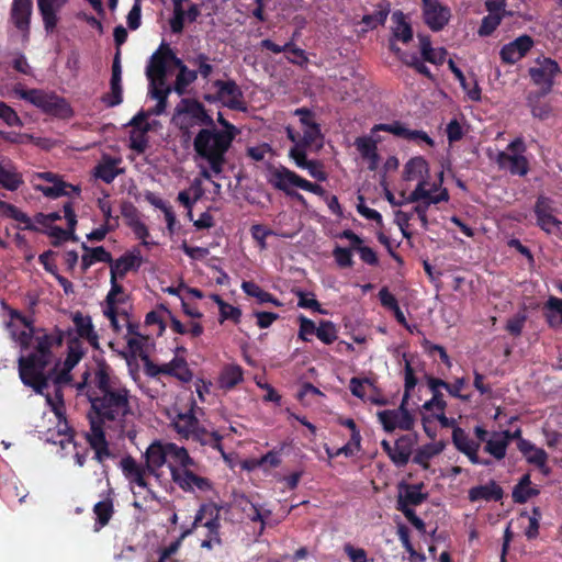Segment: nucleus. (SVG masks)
I'll use <instances>...</instances> for the list:
<instances>
[{
  "mask_svg": "<svg viewBox=\"0 0 562 562\" xmlns=\"http://www.w3.org/2000/svg\"><path fill=\"white\" fill-rule=\"evenodd\" d=\"M145 465L127 456L121 459L120 469L128 482L135 496L143 495L145 501H157L158 496L147 482V476L155 479L158 485L166 483L161 468L168 464L172 481L186 492H207L212 488L211 482L194 472L195 461L183 447L173 442L157 440L145 451Z\"/></svg>",
  "mask_w": 562,
  "mask_h": 562,
  "instance_id": "f257e3e1",
  "label": "nucleus"
},
{
  "mask_svg": "<svg viewBox=\"0 0 562 562\" xmlns=\"http://www.w3.org/2000/svg\"><path fill=\"white\" fill-rule=\"evenodd\" d=\"M89 387L92 413L89 414L90 429L86 432V439L94 450L95 459L103 462L111 456L106 430L122 436L128 431L135 415L130 391L119 383L106 363H98Z\"/></svg>",
  "mask_w": 562,
  "mask_h": 562,
  "instance_id": "f03ea898",
  "label": "nucleus"
},
{
  "mask_svg": "<svg viewBox=\"0 0 562 562\" xmlns=\"http://www.w3.org/2000/svg\"><path fill=\"white\" fill-rule=\"evenodd\" d=\"M3 306L8 311L4 327L11 340L21 348L22 352L30 348L33 339L35 342L33 352L19 357L20 378L24 384L43 393L47 385L44 370L54 360V351L61 346L64 335L59 330L49 334L43 329L35 330L32 322L19 311Z\"/></svg>",
  "mask_w": 562,
  "mask_h": 562,
  "instance_id": "7ed1b4c3",
  "label": "nucleus"
},
{
  "mask_svg": "<svg viewBox=\"0 0 562 562\" xmlns=\"http://www.w3.org/2000/svg\"><path fill=\"white\" fill-rule=\"evenodd\" d=\"M233 143L231 132L202 128L193 140L194 160L200 169V176L210 180L213 175H220L225 164V155Z\"/></svg>",
  "mask_w": 562,
  "mask_h": 562,
  "instance_id": "20e7f679",
  "label": "nucleus"
},
{
  "mask_svg": "<svg viewBox=\"0 0 562 562\" xmlns=\"http://www.w3.org/2000/svg\"><path fill=\"white\" fill-rule=\"evenodd\" d=\"M170 58H173L172 49L161 44L160 47L150 56L146 67V77L149 81V95L157 101L154 108V115H160L167 105V98L171 88L166 85V76Z\"/></svg>",
  "mask_w": 562,
  "mask_h": 562,
  "instance_id": "39448f33",
  "label": "nucleus"
},
{
  "mask_svg": "<svg viewBox=\"0 0 562 562\" xmlns=\"http://www.w3.org/2000/svg\"><path fill=\"white\" fill-rule=\"evenodd\" d=\"M188 404L181 408L175 404L168 409V416L171 420V426L175 431L182 438L193 439L203 445L218 442L221 436L216 431H209L200 425L195 416V403L191 395H188Z\"/></svg>",
  "mask_w": 562,
  "mask_h": 562,
  "instance_id": "423d86ee",
  "label": "nucleus"
},
{
  "mask_svg": "<svg viewBox=\"0 0 562 562\" xmlns=\"http://www.w3.org/2000/svg\"><path fill=\"white\" fill-rule=\"evenodd\" d=\"M15 94L47 114L58 117H69L71 115V109L66 100L53 92L38 89H16Z\"/></svg>",
  "mask_w": 562,
  "mask_h": 562,
  "instance_id": "0eeeda50",
  "label": "nucleus"
},
{
  "mask_svg": "<svg viewBox=\"0 0 562 562\" xmlns=\"http://www.w3.org/2000/svg\"><path fill=\"white\" fill-rule=\"evenodd\" d=\"M524 151L525 145L520 138H517L507 146L506 150L488 149L487 155L499 169L513 175L525 176L528 172V161L522 155Z\"/></svg>",
  "mask_w": 562,
  "mask_h": 562,
  "instance_id": "6e6552de",
  "label": "nucleus"
},
{
  "mask_svg": "<svg viewBox=\"0 0 562 562\" xmlns=\"http://www.w3.org/2000/svg\"><path fill=\"white\" fill-rule=\"evenodd\" d=\"M173 122L181 130H189L190 127L200 124H213L212 117L207 115L203 105L200 102L190 99H183L177 105Z\"/></svg>",
  "mask_w": 562,
  "mask_h": 562,
  "instance_id": "1a4fd4ad",
  "label": "nucleus"
},
{
  "mask_svg": "<svg viewBox=\"0 0 562 562\" xmlns=\"http://www.w3.org/2000/svg\"><path fill=\"white\" fill-rule=\"evenodd\" d=\"M560 72L558 63L551 58H537L529 68V76L542 94L551 91L554 78Z\"/></svg>",
  "mask_w": 562,
  "mask_h": 562,
  "instance_id": "9d476101",
  "label": "nucleus"
},
{
  "mask_svg": "<svg viewBox=\"0 0 562 562\" xmlns=\"http://www.w3.org/2000/svg\"><path fill=\"white\" fill-rule=\"evenodd\" d=\"M408 394L405 393L402 403L396 409H385L378 412L376 416L383 429L392 432L395 429L411 430L414 427L415 419L405 407Z\"/></svg>",
  "mask_w": 562,
  "mask_h": 562,
  "instance_id": "9b49d317",
  "label": "nucleus"
},
{
  "mask_svg": "<svg viewBox=\"0 0 562 562\" xmlns=\"http://www.w3.org/2000/svg\"><path fill=\"white\" fill-rule=\"evenodd\" d=\"M303 178L296 175L294 171L285 167H273L269 170L268 181L276 189L284 191L286 194H292L293 188H300L303 182ZM293 195L301 202H304V198L299 193Z\"/></svg>",
  "mask_w": 562,
  "mask_h": 562,
  "instance_id": "f8f14e48",
  "label": "nucleus"
},
{
  "mask_svg": "<svg viewBox=\"0 0 562 562\" xmlns=\"http://www.w3.org/2000/svg\"><path fill=\"white\" fill-rule=\"evenodd\" d=\"M449 195L445 188L439 182H430L429 179L417 183L416 188L405 198L406 202H417L419 200L429 201L432 203H440L448 201Z\"/></svg>",
  "mask_w": 562,
  "mask_h": 562,
  "instance_id": "ddd939ff",
  "label": "nucleus"
},
{
  "mask_svg": "<svg viewBox=\"0 0 562 562\" xmlns=\"http://www.w3.org/2000/svg\"><path fill=\"white\" fill-rule=\"evenodd\" d=\"M379 131L389 132L397 137L414 142V143H426L429 146H434V140L428 136L427 133L418 130H411L405 124L400 122H393L390 124H376L372 127L371 133L374 134Z\"/></svg>",
  "mask_w": 562,
  "mask_h": 562,
  "instance_id": "4468645a",
  "label": "nucleus"
},
{
  "mask_svg": "<svg viewBox=\"0 0 562 562\" xmlns=\"http://www.w3.org/2000/svg\"><path fill=\"white\" fill-rule=\"evenodd\" d=\"M554 207L551 199L540 196L535 206L538 225L548 234H557L561 229V222L553 215Z\"/></svg>",
  "mask_w": 562,
  "mask_h": 562,
  "instance_id": "2eb2a0df",
  "label": "nucleus"
},
{
  "mask_svg": "<svg viewBox=\"0 0 562 562\" xmlns=\"http://www.w3.org/2000/svg\"><path fill=\"white\" fill-rule=\"evenodd\" d=\"M143 262V258L138 250H133L119 259L111 260V282H117L123 279L127 272L137 270Z\"/></svg>",
  "mask_w": 562,
  "mask_h": 562,
  "instance_id": "dca6fc26",
  "label": "nucleus"
},
{
  "mask_svg": "<svg viewBox=\"0 0 562 562\" xmlns=\"http://www.w3.org/2000/svg\"><path fill=\"white\" fill-rule=\"evenodd\" d=\"M425 23L435 32L442 30L449 22L451 13L449 8L442 5L438 0L423 7Z\"/></svg>",
  "mask_w": 562,
  "mask_h": 562,
  "instance_id": "f3484780",
  "label": "nucleus"
},
{
  "mask_svg": "<svg viewBox=\"0 0 562 562\" xmlns=\"http://www.w3.org/2000/svg\"><path fill=\"white\" fill-rule=\"evenodd\" d=\"M83 351L78 341H71L68 346V355L59 368V364L55 368L54 380L57 385L67 384L70 381V370L80 361Z\"/></svg>",
  "mask_w": 562,
  "mask_h": 562,
  "instance_id": "a211bd4d",
  "label": "nucleus"
},
{
  "mask_svg": "<svg viewBox=\"0 0 562 562\" xmlns=\"http://www.w3.org/2000/svg\"><path fill=\"white\" fill-rule=\"evenodd\" d=\"M423 484L402 485L397 496V509L400 512L413 510V506H418L426 501L427 494L423 493Z\"/></svg>",
  "mask_w": 562,
  "mask_h": 562,
  "instance_id": "6ab92c4d",
  "label": "nucleus"
},
{
  "mask_svg": "<svg viewBox=\"0 0 562 562\" xmlns=\"http://www.w3.org/2000/svg\"><path fill=\"white\" fill-rule=\"evenodd\" d=\"M417 441L418 437L415 434L401 436L393 445L392 462L396 467L406 465Z\"/></svg>",
  "mask_w": 562,
  "mask_h": 562,
  "instance_id": "aec40b11",
  "label": "nucleus"
},
{
  "mask_svg": "<svg viewBox=\"0 0 562 562\" xmlns=\"http://www.w3.org/2000/svg\"><path fill=\"white\" fill-rule=\"evenodd\" d=\"M531 46L532 40L529 36H519L515 41L503 46L501 49V57L503 61L507 64H515L527 54Z\"/></svg>",
  "mask_w": 562,
  "mask_h": 562,
  "instance_id": "412c9836",
  "label": "nucleus"
},
{
  "mask_svg": "<svg viewBox=\"0 0 562 562\" xmlns=\"http://www.w3.org/2000/svg\"><path fill=\"white\" fill-rule=\"evenodd\" d=\"M452 440L456 448L464 453L473 464H487L479 459L480 443L470 439L463 429L456 427L452 432Z\"/></svg>",
  "mask_w": 562,
  "mask_h": 562,
  "instance_id": "4be33fe9",
  "label": "nucleus"
},
{
  "mask_svg": "<svg viewBox=\"0 0 562 562\" xmlns=\"http://www.w3.org/2000/svg\"><path fill=\"white\" fill-rule=\"evenodd\" d=\"M518 449L528 463L539 468L542 473L549 474V468L547 465L548 454L543 449L536 447L533 443L526 439H520L518 441Z\"/></svg>",
  "mask_w": 562,
  "mask_h": 562,
  "instance_id": "5701e85b",
  "label": "nucleus"
},
{
  "mask_svg": "<svg viewBox=\"0 0 562 562\" xmlns=\"http://www.w3.org/2000/svg\"><path fill=\"white\" fill-rule=\"evenodd\" d=\"M244 381V370L237 363H226L217 376L218 389L227 392Z\"/></svg>",
  "mask_w": 562,
  "mask_h": 562,
  "instance_id": "b1692460",
  "label": "nucleus"
},
{
  "mask_svg": "<svg viewBox=\"0 0 562 562\" xmlns=\"http://www.w3.org/2000/svg\"><path fill=\"white\" fill-rule=\"evenodd\" d=\"M289 157L295 162L299 168L306 169L311 177L319 181H325L327 176L324 172L322 165L316 160H307L306 153L301 151V147H291Z\"/></svg>",
  "mask_w": 562,
  "mask_h": 562,
  "instance_id": "393cba45",
  "label": "nucleus"
},
{
  "mask_svg": "<svg viewBox=\"0 0 562 562\" xmlns=\"http://www.w3.org/2000/svg\"><path fill=\"white\" fill-rule=\"evenodd\" d=\"M218 99L232 109H241L243 94L233 81H216Z\"/></svg>",
  "mask_w": 562,
  "mask_h": 562,
  "instance_id": "a878e982",
  "label": "nucleus"
},
{
  "mask_svg": "<svg viewBox=\"0 0 562 562\" xmlns=\"http://www.w3.org/2000/svg\"><path fill=\"white\" fill-rule=\"evenodd\" d=\"M64 213L69 228L66 231L57 226H52L47 229V235L53 238V244L55 246H58L63 241L69 239L74 235L75 226L77 224L76 214L69 203L64 205Z\"/></svg>",
  "mask_w": 562,
  "mask_h": 562,
  "instance_id": "bb28decb",
  "label": "nucleus"
},
{
  "mask_svg": "<svg viewBox=\"0 0 562 562\" xmlns=\"http://www.w3.org/2000/svg\"><path fill=\"white\" fill-rule=\"evenodd\" d=\"M104 316L110 321L113 330L117 334H127L130 329L138 328V324L131 318L130 311L103 310Z\"/></svg>",
  "mask_w": 562,
  "mask_h": 562,
  "instance_id": "cd10ccee",
  "label": "nucleus"
},
{
  "mask_svg": "<svg viewBox=\"0 0 562 562\" xmlns=\"http://www.w3.org/2000/svg\"><path fill=\"white\" fill-rule=\"evenodd\" d=\"M209 518L204 526L210 530V533L214 536L215 542L218 544L221 542L218 537L220 529V508L215 504H206L203 505L195 516L194 524L203 520L204 518Z\"/></svg>",
  "mask_w": 562,
  "mask_h": 562,
  "instance_id": "c85d7f7f",
  "label": "nucleus"
},
{
  "mask_svg": "<svg viewBox=\"0 0 562 562\" xmlns=\"http://www.w3.org/2000/svg\"><path fill=\"white\" fill-rule=\"evenodd\" d=\"M67 0H37L38 10L43 18L46 31H53L57 25V12L66 4Z\"/></svg>",
  "mask_w": 562,
  "mask_h": 562,
  "instance_id": "c756f323",
  "label": "nucleus"
},
{
  "mask_svg": "<svg viewBox=\"0 0 562 562\" xmlns=\"http://www.w3.org/2000/svg\"><path fill=\"white\" fill-rule=\"evenodd\" d=\"M403 178L406 181H423L429 179V168L427 161L422 157L409 159L404 166Z\"/></svg>",
  "mask_w": 562,
  "mask_h": 562,
  "instance_id": "7c9ffc66",
  "label": "nucleus"
},
{
  "mask_svg": "<svg viewBox=\"0 0 562 562\" xmlns=\"http://www.w3.org/2000/svg\"><path fill=\"white\" fill-rule=\"evenodd\" d=\"M72 322L78 336L87 340L93 348H99V337L93 328L91 318L81 313H76L72 316Z\"/></svg>",
  "mask_w": 562,
  "mask_h": 562,
  "instance_id": "2f4dec72",
  "label": "nucleus"
},
{
  "mask_svg": "<svg viewBox=\"0 0 562 562\" xmlns=\"http://www.w3.org/2000/svg\"><path fill=\"white\" fill-rule=\"evenodd\" d=\"M508 438L509 430L493 432L486 440L485 451L497 460L504 459L508 447Z\"/></svg>",
  "mask_w": 562,
  "mask_h": 562,
  "instance_id": "473e14b6",
  "label": "nucleus"
},
{
  "mask_svg": "<svg viewBox=\"0 0 562 562\" xmlns=\"http://www.w3.org/2000/svg\"><path fill=\"white\" fill-rule=\"evenodd\" d=\"M503 497V490L493 481L485 485L474 486L469 490V499L477 501H499Z\"/></svg>",
  "mask_w": 562,
  "mask_h": 562,
  "instance_id": "72a5a7b5",
  "label": "nucleus"
},
{
  "mask_svg": "<svg viewBox=\"0 0 562 562\" xmlns=\"http://www.w3.org/2000/svg\"><path fill=\"white\" fill-rule=\"evenodd\" d=\"M103 310H125L131 311L132 306L128 295L117 282H111V290L106 295Z\"/></svg>",
  "mask_w": 562,
  "mask_h": 562,
  "instance_id": "f704fd0d",
  "label": "nucleus"
},
{
  "mask_svg": "<svg viewBox=\"0 0 562 562\" xmlns=\"http://www.w3.org/2000/svg\"><path fill=\"white\" fill-rule=\"evenodd\" d=\"M355 145L362 158L369 161V168L375 169L380 161L379 155L376 153V140H374L371 136H362L355 140Z\"/></svg>",
  "mask_w": 562,
  "mask_h": 562,
  "instance_id": "c9c22d12",
  "label": "nucleus"
},
{
  "mask_svg": "<svg viewBox=\"0 0 562 562\" xmlns=\"http://www.w3.org/2000/svg\"><path fill=\"white\" fill-rule=\"evenodd\" d=\"M32 13L31 0H13L12 20L20 30H27Z\"/></svg>",
  "mask_w": 562,
  "mask_h": 562,
  "instance_id": "e433bc0d",
  "label": "nucleus"
},
{
  "mask_svg": "<svg viewBox=\"0 0 562 562\" xmlns=\"http://www.w3.org/2000/svg\"><path fill=\"white\" fill-rule=\"evenodd\" d=\"M165 369L166 374L172 375L182 382L192 380L193 373L183 356H175L172 360L165 363Z\"/></svg>",
  "mask_w": 562,
  "mask_h": 562,
  "instance_id": "4c0bfd02",
  "label": "nucleus"
},
{
  "mask_svg": "<svg viewBox=\"0 0 562 562\" xmlns=\"http://www.w3.org/2000/svg\"><path fill=\"white\" fill-rule=\"evenodd\" d=\"M119 162V159L103 156L101 161L94 167L93 173L97 178L110 183L120 173V170L117 169Z\"/></svg>",
  "mask_w": 562,
  "mask_h": 562,
  "instance_id": "58836bf2",
  "label": "nucleus"
},
{
  "mask_svg": "<svg viewBox=\"0 0 562 562\" xmlns=\"http://www.w3.org/2000/svg\"><path fill=\"white\" fill-rule=\"evenodd\" d=\"M445 448L443 442L436 441L422 446L415 452L413 461L423 467L424 469H428L429 460L434 457L440 454Z\"/></svg>",
  "mask_w": 562,
  "mask_h": 562,
  "instance_id": "ea45409f",
  "label": "nucleus"
},
{
  "mask_svg": "<svg viewBox=\"0 0 562 562\" xmlns=\"http://www.w3.org/2000/svg\"><path fill=\"white\" fill-rule=\"evenodd\" d=\"M34 189L42 192L48 198H58L61 195H68L67 189H71L74 192L79 193V188L68 184L60 179L54 183H34Z\"/></svg>",
  "mask_w": 562,
  "mask_h": 562,
  "instance_id": "a19ab883",
  "label": "nucleus"
},
{
  "mask_svg": "<svg viewBox=\"0 0 562 562\" xmlns=\"http://www.w3.org/2000/svg\"><path fill=\"white\" fill-rule=\"evenodd\" d=\"M420 52L425 60L431 64H442L447 56V50L442 47H431L430 40L427 36L419 35Z\"/></svg>",
  "mask_w": 562,
  "mask_h": 562,
  "instance_id": "79ce46f5",
  "label": "nucleus"
},
{
  "mask_svg": "<svg viewBox=\"0 0 562 562\" xmlns=\"http://www.w3.org/2000/svg\"><path fill=\"white\" fill-rule=\"evenodd\" d=\"M21 175L10 164L0 161V186L7 190L15 191L22 184Z\"/></svg>",
  "mask_w": 562,
  "mask_h": 562,
  "instance_id": "37998d69",
  "label": "nucleus"
},
{
  "mask_svg": "<svg viewBox=\"0 0 562 562\" xmlns=\"http://www.w3.org/2000/svg\"><path fill=\"white\" fill-rule=\"evenodd\" d=\"M46 400L49 406L52 407V411L54 412L56 418L58 419V432L66 436L67 432L69 431V426L65 418L64 404L61 395L59 394V390H56L54 397L47 394Z\"/></svg>",
  "mask_w": 562,
  "mask_h": 562,
  "instance_id": "c03bdc74",
  "label": "nucleus"
},
{
  "mask_svg": "<svg viewBox=\"0 0 562 562\" xmlns=\"http://www.w3.org/2000/svg\"><path fill=\"white\" fill-rule=\"evenodd\" d=\"M322 134L319 126L315 123L313 125H308L303 128V136L301 138V143L297 145H293L292 147H301V151H305L306 149L313 145H316L317 148L322 147Z\"/></svg>",
  "mask_w": 562,
  "mask_h": 562,
  "instance_id": "a18cd8bd",
  "label": "nucleus"
},
{
  "mask_svg": "<svg viewBox=\"0 0 562 562\" xmlns=\"http://www.w3.org/2000/svg\"><path fill=\"white\" fill-rule=\"evenodd\" d=\"M546 317L551 327H562V300L551 296L546 305Z\"/></svg>",
  "mask_w": 562,
  "mask_h": 562,
  "instance_id": "49530a36",
  "label": "nucleus"
},
{
  "mask_svg": "<svg viewBox=\"0 0 562 562\" xmlns=\"http://www.w3.org/2000/svg\"><path fill=\"white\" fill-rule=\"evenodd\" d=\"M138 328L130 329L127 334H124L127 347L133 356H140L145 352V347L148 344V337L138 333Z\"/></svg>",
  "mask_w": 562,
  "mask_h": 562,
  "instance_id": "de8ad7c7",
  "label": "nucleus"
},
{
  "mask_svg": "<svg viewBox=\"0 0 562 562\" xmlns=\"http://www.w3.org/2000/svg\"><path fill=\"white\" fill-rule=\"evenodd\" d=\"M392 20L395 24L393 29L394 37L407 43L413 37V31L409 24L405 21V15L402 11H395L392 14Z\"/></svg>",
  "mask_w": 562,
  "mask_h": 562,
  "instance_id": "09e8293b",
  "label": "nucleus"
},
{
  "mask_svg": "<svg viewBox=\"0 0 562 562\" xmlns=\"http://www.w3.org/2000/svg\"><path fill=\"white\" fill-rule=\"evenodd\" d=\"M537 494L538 491L530 487L529 475H524L513 491V499L516 503L522 504Z\"/></svg>",
  "mask_w": 562,
  "mask_h": 562,
  "instance_id": "8fccbe9b",
  "label": "nucleus"
},
{
  "mask_svg": "<svg viewBox=\"0 0 562 562\" xmlns=\"http://www.w3.org/2000/svg\"><path fill=\"white\" fill-rule=\"evenodd\" d=\"M391 11L389 2H382L378 5L376 11L373 14H367L362 18V22L370 29H374L378 25H383Z\"/></svg>",
  "mask_w": 562,
  "mask_h": 562,
  "instance_id": "3c124183",
  "label": "nucleus"
},
{
  "mask_svg": "<svg viewBox=\"0 0 562 562\" xmlns=\"http://www.w3.org/2000/svg\"><path fill=\"white\" fill-rule=\"evenodd\" d=\"M93 513L97 517V522L99 525L97 530H99L100 528L104 527L112 517V514H113L112 501L106 498L104 501L97 503L93 507Z\"/></svg>",
  "mask_w": 562,
  "mask_h": 562,
  "instance_id": "603ef678",
  "label": "nucleus"
},
{
  "mask_svg": "<svg viewBox=\"0 0 562 562\" xmlns=\"http://www.w3.org/2000/svg\"><path fill=\"white\" fill-rule=\"evenodd\" d=\"M111 88L113 92V100L110 101V105L114 106L122 102L121 66L117 57L112 66Z\"/></svg>",
  "mask_w": 562,
  "mask_h": 562,
  "instance_id": "864d4df0",
  "label": "nucleus"
},
{
  "mask_svg": "<svg viewBox=\"0 0 562 562\" xmlns=\"http://www.w3.org/2000/svg\"><path fill=\"white\" fill-rule=\"evenodd\" d=\"M198 77V72L190 70L188 67H181V71L177 75L173 90L179 94H183L187 87L191 85Z\"/></svg>",
  "mask_w": 562,
  "mask_h": 562,
  "instance_id": "5fc2aeb1",
  "label": "nucleus"
},
{
  "mask_svg": "<svg viewBox=\"0 0 562 562\" xmlns=\"http://www.w3.org/2000/svg\"><path fill=\"white\" fill-rule=\"evenodd\" d=\"M171 317V313L168 308L161 306L156 311H151L146 315L145 323L147 325H157L158 326V335H161L166 329V318Z\"/></svg>",
  "mask_w": 562,
  "mask_h": 562,
  "instance_id": "6e6d98bb",
  "label": "nucleus"
},
{
  "mask_svg": "<svg viewBox=\"0 0 562 562\" xmlns=\"http://www.w3.org/2000/svg\"><path fill=\"white\" fill-rule=\"evenodd\" d=\"M211 299L217 304L220 308L222 317L221 322L225 319H233L237 323L239 321L241 313L237 307L224 302L217 294H212Z\"/></svg>",
  "mask_w": 562,
  "mask_h": 562,
  "instance_id": "4d7b16f0",
  "label": "nucleus"
},
{
  "mask_svg": "<svg viewBox=\"0 0 562 562\" xmlns=\"http://www.w3.org/2000/svg\"><path fill=\"white\" fill-rule=\"evenodd\" d=\"M350 391L355 396L364 400L370 391H374V384L369 379L360 380L358 378H352L350 380Z\"/></svg>",
  "mask_w": 562,
  "mask_h": 562,
  "instance_id": "13d9d810",
  "label": "nucleus"
},
{
  "mask_svg": "<svg viewBox=\"0 0 562 562\" xmlns=\"http://www.w3.org/2000/svg\"><path fill=\"white\" fill-rule=\"evenodd\" d=\"M316 336L324 344L329 345L337 339V330L331 322H322L316 329Z\"/></svg>",
  "mask_w": 562,
  "mask_h": 562,
  "instance_id": "bf43d9fd",
  "label": "nucleus"
},
{
  "mask_svg": "<svg viewBox=\"0 0 562 562\" xmlns=\"http://www.w3.org/2000/svg\"><path fill=\"white\" fill-rule=\"evenodd\" d=\"M241 289L244 292L250 296L257 297L260 302H273L272 295L263 290H261L256 283L250 281H245L241 284Z\"/></svg>",
  "mask_w": 562,
  "mask_h": 562,
  "instance_id": "052dcab7",
  "label": "nucleus"
},
{
  "mask_svg": "<svg viewBox=\"0 0 562 562\" xmlns=\"http://www.w3.org/2000/svg\"><path fill=\"white\" fill-rule=\"evenodd\" d=\"M0 119L9 126H22L23 123L16 112L4 102L0 101Z\"/></svg>",
  "mask_w": 562,
  "mask_h": 562,
  "instance_id": "680f3d73",
  "label": "nucleus"
},
{
  "mask_svg": "<svg viewBox=\"0 0 562 562\" xmlns=\"http://www.w3.org/2000/svg\"><path fill=\"white\" fill-rule=\"evenodd\" d=\"M296 295L299 297L297 305L300 307H302V308H310V310H313V311L318 312L321 314L325 313V311L322 310L319 303L315 299L314 294L304 293L302 291H299L296 293Z\"/></svg>",
  "mask_w": 562,
  "mask_h": 562,
  "instance_id": "e2e57ef3",
  "label": "nucleus"
},
{
  "mask_svg": "<svg viewBox=\"0 0 562 562\" xmlns=\"http://www.w3.org/2000/svg\"><path fill=\"white\" fill-rule=\"evenodd\" d=\"M502 18V15H496V13H488L482 21L479 30L480 35H490L497 27Z\"/></svg>",
  "mask_w": 562,
  "mask_h": 562,
  "instance_id": "0e129e2a",
  "label": "nucleus"
},
{
  "mask_svg": "<svg viewBox=\"0 0 562 562\" xmlns=\"http://www.w3.org/2000/svg\"><path fill=\"white\" fill-rule=\"evenodd\" d=\"M398 538H400V540H401V542H402L403 547H404V548L406 549V551L409 553V555H411V560H412L413 562L424 561V559H425V558H424V555L418 554V553L414 550V548H413V546H412V543H411V541H409L408 533H407V531H406L404 528H400V529H398Z\"/></svg>",
  "mask_w": 562,
  "mask_h": 562,
  "instance_id": "69168bd1",
  "label": "nucleus"
},
{
  "mask_svg": "<svg viewBox=\"0 0 562 562\" xmlns=\"http://www.w3.org/2000/svg\"><path fill=\"white\" fill-rule=\"evenodd\" d=\"M526 322L525 314H516L512 318L507 321L506 329L515 336H519L522 331L524 325Z\"/></svg>",
  "mask_w": 562,
  "mask_h": 562,
  "instance_id": "338daca9",
  "label": "nucleus"
},
{
  "mask_svg": "<svg viewBox=\"0 0 562 562\" xmlns=\"http://www.w3.org/2000/svg\"><path fill=\"white\" fill-rule=\"evenodd\" d=\"M344 551L351 562H368L367 552L362 548H356L350 543H346Z\"/></svg>",
  "mask_w": 562,
  "mask_h": 562,
  "instance_id": "774afa93",
  "label": "nucleus"
}]
</instances>
